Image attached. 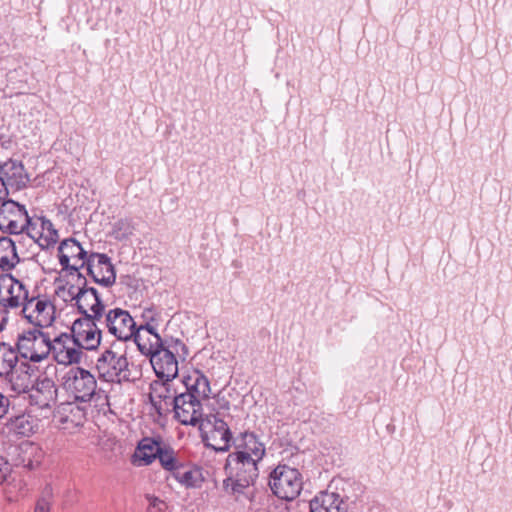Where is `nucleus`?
<instances>
[{
    "mask_svg": "<svg viewBox=\"0 0 512 512\" xmlns=\"http://www.w3.org/2000/svg\"><path fill=\"white\" fill-rule=\"evenodd\" d=\"M143 317L147 322H156L159 318V313L151 307L144 310Z\"/></svg>",
    "mask_w": 512,
    "mask_h": 512,
    "instance_id": "72a5a7b5",
    "label": "nucleus"
},
{
    "mask_svg": "<svg viewBox=\"0 0 512 512\" xmlns=\"http://www.w3.org/2000/svg\"><path fill=\"white\" fill-rule=\"evenodd\" d=\"M103 326L91 318H78L71 327V335L81 349L93 350L101 343Z\"/></svg>",
    "mask_w": 512,
    "mask_h": 512,
    "instance_id": "f8f14e48",
    "label": "nucleus"
},
{
    "mask_svg": "<svg viewBox=\"0 0 512 512\" xmlns=\"http://www.w3.org/2000/svg\"><path fill=\"white\" fill-rule=\"evenodd\" d=\"M50 348L53 360L60 365H72L81 361L83 353L73 336L63 332L50 338Z\"/></svg>",
    "mask_w": 512,
    "mask_h": 512,
    "instance_id": "ddd939ff",
    "label": "nucleus"
},
{
    "mask_svg": "<svg viewBox=\"0 0 512 512\" xmlns=\"http://www.w3.org/2000/svg\"><path fill=\"white\" fill-rule=\"evenodd\" d=\"M9 404V399L0 393V418L8 412Z\"/></svg>",
    "mask_w": 512,
    "mask_h": 512,
    "instance_id": "c9c22d12",
    "label": "nucleus"
},
{
    "mask_svg": "<svg viewBox=\"0 0 512 512\" xmlns=\"http://www.w3.org/2000/svg\"><path fill=\"white\" fill-rule=\"evenodd\" d=\"M173 478L186 488H198L204 481L202 472L197 467H192L182 463L172 474Z\"/></svg>",
    "mask_w": 512,
    "mask_h": 512,
    "instance_id": "bb28decb",
    "label": "nucleus"
},
{
    "mask_svg": "<svg viewBox=\"0 0 512 512\" xmlns=\"http://www.w3.org/2000/svg\"><path fill=\"white\" fill-rule=\"evenodd\" d=\"M39 465H40V460L34 461L31 459H28L27 462L24 460V467H26L29 470H33V469L37 468Z\"/></svg>",
    "mask_w": 512,
    "mask_h": 512,
    "instance_id": "ea45409f",
    "label": "nucleus"
},
{
    "mask_svg": "<svg viewBox=\"0 0 512 512\" xmlns=\"http://www.w3.org/2000/svg\"><path fill=\"white\" fill-rule=\"evenodd\" d=\"M74 307H76L78 312L82 315L81 318H91L96 321L99 320V317L106 309L97 290L93 287H89L87 283L76 299Z\"/></svg>",
    "mask_w": 512,
    "mask_h": 512,
    "instance_id": "a211bd4d",
    "label": "nucleus"
},
{
    "mask_svg": "<svg viewBox=\"0 0 512 512\" xmlns=\"http://www.w3.org/2000/svg\"><path fill=\"white\" fill-rule=\"evenodd\" d=\"M58 388L54 381L48 377H39L32 385L28 394L31 405L39 409H52L56 404Z\"/></svg>",
    "mask_w": 512,
    "mask_h": 512,
    "instance_id": "dca6fc26",
    "label": "nucleus"
},
{
    "mask_svg": "<svg viewBox=\"0 0 512 512\" xmlns=\"http://www.w3.org/2000/svg\"><path fill=\"white\" fill-rule=\"evenodd\" d=\"M64 386L76 401L88 403L96 395L97 381L88 370L76 367L66 374Z\"/></svg>",
    "mask_w": 512,
    "mask_h": 512,
    "instance_id": "1a4fd4ad",
    "label": "nucleus"
},
{
    "mask_svg": "<svg viewBox=\"0 0 512 512\" xmlns=\"http://www.w3.org/2000/svg\"><path fill=\"white\" fill-rule=\"evenodd\" d=\"M19 262L15 243L9 237L0 238V268L11 270Z\"/></svg>",
    "mask_w": 512,
    "mask_h": 512,
    "instance_id": "c756f323",
    "label": "nucleus"
},
{
    "mask_svg": "<svg viewBox=\"0 0 512 512\" xmlns=\"http://www.w3.org/2000/svg\"><path fill=\"white\" fill-rule=\"evenodd\" d=\"M103 330L116 338V342L126 345L132 340L136 330V322L127 310L121 308L105 309L99 317Z\"/></svg>",
    "mask_w": 512,
    "mask_h": 512,
    "instance_id": "39448f33",
    "label": "nucleus"
},
{
    "mask_svg": "<svg viewBox=\"0 0 512 512\" xmlns=\"http://www.w3.org/2000/svg\"><path fill=\"white\" fill-rule=\"evenodd\" d=\"M134 232V225L129 219H120L113 226V234L116 239H125Z\"/></svg>",
    "mask_w": 512,
    "mask_h": 512,
    "instance_id": "473e14b6",
    "label": "nucleus"
},
{
    "mask_svg": "<svg viewBox=\"0 0 512 512\" xmlns=\"http://www.w3.org/2000/svg\"><path fill=\"white\" fill-rule=\"evenodd\" d=\"M127 345L113 342L97 359L96 369L99 376L106 382L122 383L136 378L127 359Z\"/></svg>",
    "mask_w": 512,
    "mask_h": 512,
    "instance_id": "f03ea898",
    "label": "nucleus"
},
{
    "mask_svg": "<svg viewBox=\"0 0 512 512\" xmlns=\"http://www.w3.org/2000/svg\"><path fill=\"white\" fill-rule=\"evenodd\" d=\"M161 467L173 474L183 463L177 455V452L167 444H163L157 456Z\"/></svg>",
    "mask_w": 512,
    "mask_h": 512,
    "instance_id": "7c9ffc66",
    "label": "nucleus"
},
{
    "mask_svg": "<svg viewBox=\"0 0 512 512\" xmlns=\"http://www.w3.org/2000/svg\"><path fill=\"white\" fill-rule=\"evenodd\" d=\"M50 334L39 328L24 330L17 337L16 350L18 357L31 362L42 363L51 354Z\"/></svg>",
    "mask_w": 512,
    "mask_h": 512,
    "instance_id": "7ed1b4c3",
    "label": "nucleus"
},
{
    "mask_svg": "<svg viewBox=\"0 0 512 512\" xmlns=\"http://www.w3.org/2000/svg\"><path fill=\"white\" fill-rule=\"evenodd\" d=\"M310 512H347V504L335 492H321L310 501Z\"/></svg>",
    "mask_w": 512,
    "mask_h": 512,
    "instance_id": "b1692460",
    "label": "nucleus"
},
{
    "mask_svg": "<svg viewBox=\"0 0 512 512\" xmlns=\"http://www.w3.org/2000/svg\"><path fill=\"white\" fill-rule=\"evenodd\" d=\"M2 329H3V325H2V324H0V331H1Z\"/></svg>",
    "mask_w": 512,
    "mask_h": 512,
    "instance_id": "a19ab883",
    "label": "nucleus"
},
{
    "mask_svg": "<svg viewBox=\"0 0 512 512\" xmlns=\"http://www.w3.org/2000/svg\"><path fill=\"white\" fill-rule=\"evenodd\" d=\"M19 361L16 346L0 341V377L7 378Z\"/></svg>",
    "mask_w": 512,
    "mask_h": 512,
    "instance_id": "cd10ccee",
    "label": "nucleus"
},
{
    "mask_svg": "<svg viewBox=\"0 0 512 512\" xmlns=\"http://www.w3.org/2000/svg\"><path fill=\"white\" fill-rule=\"evenodd\" d=\"M164 443L160 439L144 437L141 439L132 455V464L135 466H148L152 464Z\"/></svg>",
    "mask_w": 512,
    "mask_h": 512,
    "instance_id": "4be33fe9",
    "label": "nucleus"
},
{
    "mask_svg": "<svg viewBox=\"0 0 512 512\" xmlns=\"http://www.w3.org/2000/svg\"><path fill=\"white\" fill-rule=\"evenodd\" d=\"M234 447L235 451L226 460L228 477L223 481V487L227 492L240 494L258 478V463L265 456L266 448L254 432L248 431L235 438Z\"/></svg>",
    "mask_w": 512,
    "mask_h": 512,
    "instance_id": "f257e3e1",
    "label": "nucleus"
},
{
    "mask_svg": "<svg viewBox=\"0 0 512 512\" xmlns=\"http://www.w3.org/2000/svg\"><path fill=\"white\" fill-rule=\"evenodd\" d=\"M269 486L275 496L282 500L291 501L302 490V475L296 468L288 465H278L270 473Z\"/></svg>",
    "mask_w": 512,
    "mask_h": 512,
    "instance_id": "20e7f679",
    "label": "nucleus"
},
{
    "mask_svg": "<svg viewBox=\"0 0 512 512\" xmlns=\"http://www.w3.org/2000/svg\"><path fill=\"white\" fill-rule=\"evenodd\" d=\"M8 194L7 187L4 183V178L0 176V202L5 199Z\"/></svg>",
    "mask_w": 512,
    "mask_h": 512,
    "instance_id": "58836bf2",
    "label": "nucleus"
},
{
    "mask_svg": "<svg viewBox=\"0 0 512 512\" xmlns=\"http://www.w3.org/2000/svg\"><path fill=\"white\" fill-rule=\"evenodd\" d=\"M132 340L137 345L139 351L149 357L163 347L160 335H145L142 331L135 330Z\"/></svg>",
    "mask_w": 512,
    "mask_h": 512,
    "instance_id": "c85d7f7f",
    "label": "nucleus"
},
{
    "mask_svg": "<svg viewBox=\"0 0 512 512\" xmlns=\"http://www.w3.org/2000/svg\"><path fill=\"white\" fill-rule=\"evenodd\" d=\"M5 186L15 190L24 188L28 182L23 164L17 160H8L0 166Z\"/></svg>",
    "mask_w": 512,
    "mask_h": 512,
    "instance_id": "393cba45",
    "label": "nucleus"
},
{
    "mask_svg": "<svg viewBox=\"0 0 512 512\" xmlns=\"http://www.w3.org/2000/svg\"><path fill=\"white\" fill-rule=\"evenodd\" d=\"M33 217L24 205L8 199L0 202V230L10 235L26 233Z\"/></svg>",
    "mask_w": 512,
    "mask_h": 512,
    "instance_id": "6e6552de",
    "label": "nucleus"
},
{
    "mask_svg": "<svg viewBox=\"0 0 512 512\" xmlns=\"http://www.w3.org/2000/svg\"><path fill=\"white\" fill-rule=\"evenodd\" d=\"M89 254L74 238L63 240L58 247L61 273H80V269L84 268Z\"/></svg>",
    "mask_w": 512,
    "mask_h": 512,
    "instance_id": "9b49d317",
    "label": "nucleus"
},
{
    "mask_svg": "<svg viewBox=\"0 0 512 512\" xmlns=\"http://www.w3.org/2000/svg\"><path fill=\"white\" fill-rule=\"evenodd\" d=\"M186 392L193 394L199 401L209 398L211 393L210 382L208 378L199 370L193 371L185 381Z\"/></svg>",
    "mask_w": 512,
    "mask_h": 512,
    "instance_id": "a878e982",
    "label": "nucleus"
},
{
    "mask_svg": "<svg viewBox=\"0 0 512 512\" xmlns=\"http://www.w3.org/2000/svg\"><path fill=\"white\" fill-rule=\"evenodd\" d=\"M65 277L67 279L62 285L58 286L56 294L65 303L74 307L80 292L85 288L87 279L81 273L75 272L65 273Z\"/></svg>",
    "mask_w": 512,
    "mask_h": 512,
    "instance_id": "5701e85b",
    "label": "nucleus"
},
{
    "mask_svg": "<svg viewBox=\"0 0 512 512\" xmlns=\"http://www.w3.org/2000/svg\"><path fill=\"white\" fill-rule=\"evenodd\" d=\"M80 401L63 402L57 406L54 411V417L59 423L66 425L65 428L78 427L82 425L86 419V406Z\"/></svg>",
    "mask_w": 512,
    "mask_h": 512,
    "instance_id": "aec40b11",
    "label": "nucleus"
},
{
    "mask_svg": "<svg viewBox=\"0 0 512 512\" xmlns=\"http://www.w3.org/2000/svg\"><path fill=\"white\" fill-rule=\"evenodd\" d=\"M175 418L183 425L196 426L200 424L203 416L202 402L190 393H181L176 396L172 408Z\"/></svg>",
    "mask_w": 512,
    "mask_h": 512,
    "instance_id": "4468645a",
    "label": "nucleus"
},
{
    "mask_svg": "<svg viewBox=\"0 0 512 512\" xmlns=\"http://www.w3.org/2000/svg\"><path fill=\"white\" fill-rule=\"evenodd\" d=\"M176 396L168 383L155 382L151 385L149 399L159 415H166L172 411Z\"/></svg>",
    "mask_w": 512,
    "mask_h": 512,
    "instance_id": "412c9836",
    "label": "nucleus"
},
{
    "mask_svg": "<svg viewBox=\"0 0 512 512\" xmlns=\"http://www.w3.org/2000/svg\"><path fill=\"white\" fill-rule=\"evenodd\" d=\"M25 234L43 249L54 246L59 239L58 231L45 217H33Z\"/></svg>",
    "mask_w": 512,
    "mask_h": 512,
    "instance_id": "f3484780",
    "label": "nucleus"
},
{
    "mask_svg": "<svg viewBox=\"0 0 512 512\" xmlns=\"http://www.w3.org/2000/svg\"><path fill=\"white\" fill-rule=\"evenodd\" d=\"M50 511V504L45 499H40L36 506L34 512H49Z\"/></svg>",
    "mask_w": 512,
    "mask_h": 512,
    "instance_id": "e433bc0d",
    "label": "nucleus"
},
{
    "mask_svg": "<svg viewBox=\"0 0 512 512\" xmlns=\"http://www.w3.org/2000/svg\"><path fill=\"white\" fill-rule=\"evenodd\" d=\"M216 401H217L219 410H223V411L230 410V402L225 397H220L219 395H217Z\"/></svg>",
    "mask_w": 512,
    "mask_h": 512,
    "instance_id": "4c0bfd02",
    "label": "nucleus"
},
{
    "mask_svg": "<svg viewBox=\"0 0 512 512\" xmlns=\"http://www.w3.org/2000/svg\"><path fill=\"white\" fill-rule=\"evenodd\" d=\"M150 362L160 379L170 381L178 375V361L174 353L164 346L150 356Z\"/></svg>",
    "mask_w": 512,
    "mask_h": 512,
    "instance_id": "6ab92c4d",
    "label": "nucleus"
},
{
    "mask_svg": "<svg viewBox=\"0 0 512 512\" xmlns=\"http://www.w3.org/2000/svg\"><path fill=\"white\" fill-rule=\"evenodd\" d=\"M199 430L206 446L216 451L229 449L232 434L228 424L219 417V412L206 415L199 424Z\"/></svg>",
    "mask_w": 512,
    "mask_h": 512,
    "instance_id": "0eeeda50",
    "label": "nucleus"
},
{
    "mask_svg": "<svg viewBox=\"0 0 512 512\" xmlns=\"http://www.w3.org/2000/svg\"><path fill=\"white\" fill-rule=\"evenodd\" d=\"M84 267L95 283L104 287H110L115 283V269L106 254L91 252Z\"/></svg>",
    "mask_w": 512,
    "mask_h": 512,
    "instance_id": "2eb2a0df",
    "label": "nucleus"
},
{
    "mask_svg": "<svg viewBox=\"0 0 512 512\" xmlns=\"http://www.w3.org/2000/svg\"><path fill=\"white\" fill-rule=\"evenodd\" d=\"M30 296L28 285L11 274L0 275V306L5 310L19 309Z\"/></svg>",
    "mask_w": 512,
    "mask_h": 512,
    "instance_id": "9d476101",
    "label": "nucleus"
},
{
    "mask_svg": "<svg viewBox=\"0 0 512 512\" xmlns=\"http://www.w3.org/2000/svg\"><path fill=\"white\" fill-rule=\"evenodd\" d=\"M6 379L9 380L11 390L17 394H29L30 389L33 385L30 376L27 373H18L15 372L14 370Z\"/></svg>",
    "mask_w": 512,
    "mask_h": 512,
    "instance_id": "2f4dec72",
    "label": "nucleus"
},
{
    "mask_svg": "<svg viewBox=\"0 0 512 512\" xmlns=\"http://www.w3.org/2000/svg\"><path fill=\"white\" fill-rule=\"evenodd\" d=\"M21 316L33 328H48L56 318V309L53 302L46 296L30 295L21 307Z\"/></svg>",
    "mask_w": 512,
    "mask_h": 512,
    "instance_id": "423d86ee",
    "label": "nucleus"
},
{
    "mask_svg": "<svg viewBox=\"0 0 512 512\" xmlns=\"http://www.w3.org/2000/svg\"><path fill=\"white\" fill-rule=\"evenodd\" d=\"M136 331H142L145 335H159L156 332V329L153 325L150 324V322H146L143 325H140L139 327L136 326Z\"/></svg>",
    "mask_w": 512,
    "mask_h": 512,
    "instance_id": "f704fd0d",
    "label": "nucleus"
}]
</instances>
